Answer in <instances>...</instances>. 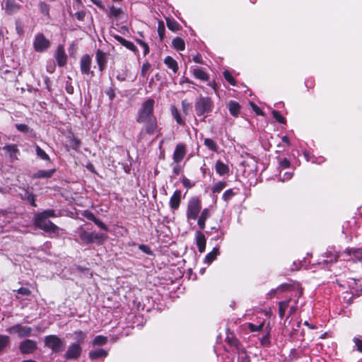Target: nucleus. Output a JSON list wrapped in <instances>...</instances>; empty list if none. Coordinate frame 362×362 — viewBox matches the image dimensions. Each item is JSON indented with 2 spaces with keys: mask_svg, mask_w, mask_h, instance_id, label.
Instances as JSON below:
<instances>
[{
  "mask_svg": "<svg viewBox=\"0 0 362 362\" xmlns=\"http://www.w3.org/2000/svg\"><path fill=\"white\" fill-rule=\"evenodd\" d=\"M155 101L152 98H149L141 104V107L138 111L136 121L139 123H143L155 117L153 115V107Z\"/></svg>",
  "mask_w": 362,
  "mask_h": 362,
  "instance_id": "nucleus-1",
  "label": "nucleus"
},
{
  "mask_svg": "<svg viewBox=\"0 0 362 362\" xmlns=\"http://www.w3.org/2000/svg\"><path fill=\"white\" fill-rule=\"evenodd\" d=\"M202 209L201 200L198 197L191 198L188 203L186 210V217L187 221L196 220L198 218Z\"/></svg>",
  "mask_w": 362,
  "mask_h": 362,
  "instance_id": "nucleus-2",
  "label": "nucleus"
},
{
  "mask_svg": "<svg viewBox=\"0 0 362 362\" xmlns=\"http://www.w3.org/2000/svg\"><path fill=\"white\" fill-rule=\"evenodd\" d=\"M214 103L209 97H199L195 103V110L198 116L212 111Z\"/></svg>",
  "mask_w": 362,
  "mask_h": 362,
  "instance_id": "nucleus-3",
  "label": "nucleus"
},
{
  "mask_svg": "<svg viewBox=\"0 0 362 362\" xmlns=\"http://www.w3.org/2000/svg\"><path fill=\"white\" fill-rule=\"evenodd\" d=\"M45 345L54 352H59L64 350L65 343L56 335H49L45 339Z\"/></svg>",
  "mask_w": 362,
  "mask_h": 362,
  "instance_id": "nucleus-4",
  "label": "nucleus"
},
{
  "mask_svg": "<svg viewBox=\"0 0 362 362\" xmlns=\"http://www.w3.org/2000/svg\"><path fill=\"white\" fill-rule=\"evenodd\" d=\"M35 224L39 228L49 233H56L59 230V228L53 223L49 221L48 218L35 216Z\"/></svg>",
  "mask_w": 362,
  "mask_h": 362,
  "instance_id": "nucleus-5",
  "label": "nucleus"
},
{
  "mask_svg": "<svg viewBox=\"0 0 362 362\" xmlns=\"http://www.w3.org/2000/svg\"><path fill=\"white\" fill-rule=\"evenodd\" d=\"M11 334H17L18 337L23 338L30 335L32 329L28 326H23L20 324L15 325L6 329Z\"/></svg>",
  "mask_w": 362,
  "mask_h": 362,
  "instance_id": "nucleus-6",
  "label": "nucleus"
},
{
  "mask_svg": "<svg viewBox=\"0 0 362 362\" xmlns=\"http://www.w3.org/2000/svg\"><path fill=\"white\" fill-rule=\"evenodd\" d=\"M49 46V41L41 33L37 34L33 42L35 51L42 52L45 51Z\"/></svg>",
  "mask_w": 362,
  "mask_h": 362,
  "instance_id": "nucleus-7",
  "label": "nucleus"
},
{
  "mask_svg": "<svg viewBox=\"0 0 362 362\" xmlns=\"http://www.w3.org/2000/svg\"><path fill=\"white\" fill-rule=\"evenodd\" d=\"M19 349L23 354H31L37 349L36 342L30 339L24 340L21 343Z\"/></svg>",
  "mask_w": 362,
  "mask_h": 362,
  "instance_id": "nucleus-8",
  "label": "nucleus"
},
{
  "mask_svg": "<svg viewBox=\"0 0 362 362\" xmlns=\"http://www.w3.org/2000/svg\"><path fill=\"white\" fill-rule=\"evenodd\" d=\"M81 352V347L78 344H71L67 349L65 357L67 359L77 358Z\"/></svg>",
  "mask_w": 362,
  "mask_h": 362,
  "instance_id": "nucleus-9",
  "label": "nucleus"
},
{
  "mask_svg": "<svg viewBox=\"0 0 362 362\" xmlns=\"http://www.w3.org/2000/svg\"><path fill=\"white\" fill-rule=\"evenodd\" d=\"M186 155V148L182 144L176 146L173 153V160L175 163H180L182 160Z\"/></svg>",
  "mask_w": 362,
  "mask_h": 362,
  "instance_id": "nucleus-10",
  "label": "nucleus"
},
{
  "mask_svg": "<svg viewBox=\"0 0 362 362\" xmlns=\"http://www.w3.org/2000/svg\"><path fill=\"white\" fill-rule=\"evenodd\" d=\"M182 199V193L180 190H175L170 199V207L173 210H176L179 208Z\"/></svg>",
  "mask_w": 362,
  "mask_h": 362,
  "instance_id": "nucleus-11",
  "label": "nucleus"
},
{
  "mask_svg": "<svg viewBox=\"0 0 362 362\" xmlns=\"http://www.w3.org/2000/svg\"><path fill=\"white\" fill-rule=\"evenodd\" d=\"M91 58L89 55H83L81 59V71L83 74H88L90 72Z\"/></svg>",
  "mask_w": 362,
  "mask_h": 362,
  "instance_id": "nucleus-12",
  "label": "nucleus"
},
{
  "mask_svg": "<svg viewBox=\"0 0 362 362\" xmlns=\"http://www.w3.org/2000/svg\"><path fill=\"white\" fill-rule=\"evenodd\" d=\"M55 58L59 66H64L66 62V54L62 46H59L55 54Z\"/></svg>",
  "mask_w": 362,
  "mask_h": 362,
  "instance_id": "nucleus-13",
  "label": "nucleus"
},
{
  "mask_svg": "<svg viewBox=\"0 0 362 362\" xmlns=\"http://www.w3.org/2000/svg\"><path fill=\"white\" fill-rule=\"evenodd\" d=\"M200 216L197 218V224L201 230L205 228V222L210 216V210L208 208L204 209L201 212Z\"/></svg>",
  "mask_w": 362,
  "mask_h": 362,
  "instance_id": "nucleus-14",
  "label": "nucleus"
},
{
  "mask_svg": "<svg viewBox=\"0 0 362 362\" xmlns=\"http://www.w3.org/2000/svg\"><path fill=\"white\" fill-rule=\"evenodd\" d=\"M20 9V5L16 4L13 0H6L5 5V11L9 15H12Z\"/></svg>",
  "mask_w": 362,
  "mask_h": 362,
  "instance_id": "nucleus-15",
  "label": "nucleus"
},
{
  "mask_svg": "<svg viewBox=\"0 0 362 362\" xmlns=\"http://www.w3.org/2000/svg\"><path fill=\"white\" fill-rule=\"evenodd\" d=\"M215 169L216 173L220 176H223L229 173L230 169L228 165L223 163L221 160H218L216 161L215 165Z\"/></svg>",
  "mask_w": 362,
  "mask_h": 362,
  "instance_id": "nucleus-16",
  "label": "nucleus"
},
{
  "mask_svg": "<svg viewBox=\"0 0 362 362\" xmlns=\"http://www.w3.org/2000/svg\"><path fill=\"white\" fill-rule=\"evenodd\" d=\"M193 76L202 81H208L209 79V74L202 68H196L192 70Z\"/></svg>",
  "mask_w": 362,
  "mask_h": 362,
  "instance_id": "nucleus-17",
  "label": "nucleus"
},
{
  "mask_svg": "<svg viewBox=\"0 0 362 362\" xmlns=\"http://www.w3.org/2000/svg\"><path fill=\"white\" fill-rule=\"evenodd\" d=\"M196 242L199 251L203 252L206 247V238L204 235L200 231L196 233Z\"/></svg>",
  "mask_w": 362,
  "mask_h": 362,
  "instance_id": "nucleus-18",
  "label": "nucleus"
},
{
  "mask_svg": "<svg viewBox=\"0 0 362 362\" xmlns=\"http://www.w3.org/2000/svg\"><path fill=\"white\" fill-rule=\"evenodd\" d=\"M144 123H146V131L148 134H153L157 129V122L156 117H151V119H147Z\"/></svg>",
  "mask_w": 362,
  "mask_h": 362,
  "instance_id": "nucleus-19",
  "label": "nucleus"
},
{
  "mask_svg": "<svg viewBox=\"0 0 362 362\" xmlns=\"http://www.w3.org/2000/svg\"><path fill=\"white\" fill-rule=\"evenodd\" d=\"M228 107L230 113L233 116L236 117L238 115V114L240 112V106L238 104V103H237L235 101L230 100L228 103Z\"/></svg>",
  "mask_w": 362,
  "mask_h": 362,
  "instance_id": "nucleus-20",
  "label": "nucleus"
},
{
  "mask_svg": "<svg viewBox=\"0 0 362 362\" xmlns=\"http://www.w3.org/2000/svg\"><path fill=\"white\" fill-rule=\"evenodd\" d=\"M164 63L165 65L174 73H176L178 70V65L177 62L171 57L168 56L164 59Z\"/></svg>",
  "mask_w": 362,
  "mask_h": 362,
  "instance_id": "nucleus-21",
  "label": "nucleus"
},
{
  "mask_svg": "<svg viewBox=\"0 0 362 362\" xmlns=\"http://www.w3.org/2000/svg\"><path fill=\"white\" fill-rule=\"evenodd\" d=\"M107 355V352L105 350L102 349H97L95 351H91L89 353V357L93 360L97 359L99 358L105 357Z\"/></svg>",
  "mask_w": 362,
  "mask_h": 362,
  "instance_id": "nucleus-22",
  "label": "nucleus"
},
{
  "mask_svg": "<svg viewBox=\"0 0 362 362\" xmlns=\"http://www.w3.org/2000/svg\"><path fill=\"white\" fill-rule=\"evenodd\" d=\"M80 238L81 240L84 242L85 243H91L94 242V238H93V233L87 232L85 230H83L80 233Z\"/></svg>",
  "mask_w": 362,
  "mask_h": 362,
  "instance_id": "nucleus-23",
  "label": "nucleus"
},
{
  "mask_svg": "<svg viewBox=\"0 0 362 362\" xmlns=\"http://www.w3.org/2000/svg\"><path fill=\"white\" fill-rule=\"evenodd\" d=\"M172 44L173 47L178 51H182L185 48V41L180 37H175L173 39Z\"/></svg>",
  "mask_w": 362,
  "mask_h": 362,
  "instance_id": "nucleus-24",
  "label": "nucleus"
},
{
  "mask_svg": "<svg viewBox=\"0 0 362 362\" xmlns=\"http://www.w3.org/2000/svg\"><path fill=\"white\" fill-rule=\"evenodd\" d=\"M219 251L218 249L216 247H214L211 252H209L204 259L205 262H206L208 264H210L217 257L218 255Z\"/></svg>",
  "mask_w": 362,
  "mask_h": 362,
  "instance_id": "nucleus-25",
  "label": "nucleus"
},
{
  "mask_svg": "<svg viewBox=\"0 0 362 362\" xmlns=\"http://www.w3.org/2000/svg\"><path fill=\"white\" fill-rule=\"evenodd\" d=\"M115 38L117 39V41H119L122 45L126 47L127 49L133 51L135 50L136 47L133 42L128 41L120 36H116Z\"/></svg>",
  "mask_w": 362,
  "mask_h": 362,
  "instance_id": "nucleus-26",
  "label": "nucleus"
},
{
  "mask_svg": "<svg viewBox=\"0 0 362 362\" xmlns=\"http://www.w3.org/2000/svg\"><path fill=\"white\" fill-rule=\"evenodd\" d=\"M171 114L174 119L176 120L177 123L181 125L185 124L184 119L180 115L177 109L174 106L171 107Z\"/></svg>",
  "mask_w": 362,
  "mask_h": 362,
  "instance_id": "nucleus-27",
  "label": "nucleus"
},
{
  "mask_svg": "<svg viewBox=\"0 0 362 362\" xmlns=\"http://www.w3.org/2000/svg\"><path fill=\"white\" fill-rule=\"evenodd\" d=\"M204 145L211 151L216 152L218 150V146L216 143L211 139H205L204 140Z\"/></svg>",
  "mask_w": 362,
  "mask_h": 362,
  "instance_id": "nucleus-28",
  "label": "nucleus"
},
{
  "mask_svg": "<svg viewBox=\"0 0 362 362\" xmlns=\"http://www.w3.org/2000/svg\"><path fill=\"white\" fill-rule=\"evenodd\" d=\"M96 59L100 69H103L106 62L105 54L103 52L98 50L96 53Z\"/></svg>",
  "mask_w": 362,
  "mask_h": 362,
  "instance_id": "nucleus-29",
  "label": "nucleus"
},
{
  "mask_svg": "<svg viewBox=\"0 0 362 362\" xmlns=\"http://www.w3.org/2000/svg\"><path fill=\"white\" fill-rule=\"evenodd\" d=\"M289 301L290 300H284V301H281L279 303V316L281 318H282L284 316L285 312L288 307Z\"/></svg>",
  "mask_w": 362,
  "mask_h": 362,
  "instance_id": "nucleus-30",
  "label": "nucleus"
},
{
  "mask_svg": "<svg viewBox=\"0 0 362 362\" xmlns=\"http://www.w3.org/2000/svg\"><path fill=\"white\" fill-rule=\"evenodd\" d=\"M54 172V170H39L35 173V177L37 178L50 177L53 175Z\"/></svg>",
  "mask_w": 362,
  "mask_h": 362,
  "instance_id": "nucleus-31",
  "label": "nucleus"
},
{
  "mask_svg": "<svg viewBox=\"0 0 362 362\" xmlns=\"http://www.w3.org/2000/svg\"><path fill=\"white\" fill-rule=\"evenodd\" d=\"M167 22V26L168 28L173 30V31H177L180 28L179 24L174 20L166 18Z\"/></svg>",
  "mask_w": 362,
  "mask_h": 362,
  "instance_id": "nucleus-32",
  "label": "nucleus"
},
{
  "mask_svg": "<svg viewBox=\"0 0 362 362\" xmlns=\"http://www.w3.org/2000/svg\"><path fill=\"white\" fill-rule=\"evenodd\" d=\"M238 362H250V357L244 349L238 352Z\"/></svg>",
  "mask_w": 362,
  "mask_h": 362,
  "instance_id": "nucleus-33",
  "label": "nucleus"
},
{
  "mask_svg": "<svg viewBox=\"0 0 362 362\" xmlns=\"http://www.w3.org/2000/svg\"><path fill=\"white\" fill-rule=\"evenodd\" d=\"M226 183L225 182L220 181L214 185L212 192L214 193H218L222 191L226 187Z\"/></svg>",
  "mask_w": 362,
  "mask_h": 362,
  "instance_id": "nucleus-34",
  "label": "nucleus"
},
{
  "mask_svg": "<svg viewBox=\"0 0 362 362\" xmlns=\"http://www.w3.org/2000/svg\"><path fill=\"white\" fill-rule=\"evenodd\" d=\"M9 343V337L6 335L0 334V351L8 346Z\"/></svg>",
  "mask_w": 362,
  "mask_h": 362,
  "instance_id": "nucleus-35",
  "label": "nucleus"
},
{
  "mask_svg": "<svg viewBox=\"0 0 362 362\" xmlns=\"http://www.w3.org/2000/svg\"><path fill=\"white\" fill-rule=\"evenodd\" d=\"M107 339L106 337L98 335L93 339V344L94 345H103L106 344Z\"/></svg>",
  "mask_w": 362,
  "mask_h": 362,
  "instance_id": "nucleus-36",
  "label": "nucleus"
},
{
  "mask_svg": "<svg viewBox=\"0 0 362 362\" xmlns=\"http://www.w3.org/2000/svg\"><path fill=\"white\" fill-rule=\"evenodd\" d=\"M264 325V322H262L258 325H254L252 323H248L247 327H248L249 329L251 332H259V331L262 330V329L263 328Z\"/></svg>",
  "mask_w": 362,
  "mask_h": 362,
  "instance_id": "nucleus-37",
  "label": "nucleus"
},
{
  "mask_svg": "<svg viewBox=\"0 0 362 362\" xmlns=\"http://www.w3.org/2000/svg\"><path fill=\"white\" fill-rule=\"evenodd\" d=\"M223 76L225 78V79L232 86H235V81L234 79V78L233 77V76L231 75V74L226 70L223 71Z\"/></svg>",
  "mask_w": 362,
  "mask_h": 362,
  "instance_id": "nucleus-38",
  "label": "nucleus"
},
{
  "mask_svg": "<svg viewBox=\"0 0 362 362\" xmlns=\"http://www.w3.org/2000/svg\"><path fill=\"white\" fill-rule=\"evenodd\" d=\"M36 216L40 217H44L45 218H48L49 217H53L55 216L54 211L52 209L45 210L43 212L37 214Z\"/></svg>",
  "mask_w": 362,
  "mask_h": 362,
  "instance_id": "nucleus-39",
  "label": "nucleus"
},
{
  "mask_svg": "<svg viewBox=\"0 0 362 362\" xmlns=\"http://www.w3.org/2000/svg\"><path fill=\"white\" fill-rule=\"evenodd\" d=\"M272 115L275 119L279 123L284 124L286 122L285 118L276 110L272 111Z\"/></svg>",
  "mask_w": 362,
  "mask_h": 362,
  "instance_id": "nucleus-40",
  "label": "nucleus"
},
{
  "mask_svg": "<svg viewBox=\"0 0 362 362\" xmlns=\"http://www.w3.org/2000/svg\"><path fill=\"white\" fill-rule=\"evenodd\" d=\"M36 153L37 155L42 160H47L49 159V156L39 146H36Z\"/></svg>",
  "mask_w": 362,
  "mask_h": 362,
  "instance_id": "nucleus-41",
  "label": "nucleus"
},
{
  "mask_svg": "<svg viewBox=\"0 0 362 362\" xmlns=\"http://www.w3.org/2000/svg\"><path fill=\"white\" fill-rule=\"evenodd\" d=\"M150 68H151V64L148 62L144 63L142 65V67H141V76L144 77H146Z\"/></svg>",
  "mask_w": 362,
  "mask_h": 362,
  "instance_id": "nucleus-42",
  "label": "nucleus"
},
{
  "mask_svg": "<svg viewBox=\"0 0 362 362\" xmlns=\"http://www.w3.org/2000/svg\"><path fill=\"white\" fill-rule=\"evenodd\" d=\"M235 195V193L233 192V189H230L226 190L223 194V199L224 201L227 202L229 199H230L233 196Z\"/></svg>",
  "mask_w": 362,
  "mask_h": 362,
  "instance_id": "nucleus-43",
  "label": "nucleus"
},
{
  "mask_svg": "<svg viewBox=\"0 0 362 362\" xmlns=\"http://www.w3.org/2000/svg\"><path fill=\"white\" fill-rule=\"evenodd\" d=\"M70 144L72 148L74 149H78L80 146V141L78 139H77L75 137H71L70 139Z\"/></svg>",
  "mask_w": 362,
  "mask_h": 362,
  "instance_id": "nucleus-44",
  "label": "nucleus"
},
{
  "mask_svg": "<svg viewBox=\"0 0 362 362\" xmlns=\"http://www.w3.org/2000/svg\"><path fill=\"white\" fill-rule=\"evenodd\" d=\"M40 9L43 14L46 16L49 15V6L45 2H41L40 4Z\"/></svg>",
  "mask_w": 362,
  "mask_h": 362,
  "instance_id": "nucleus-45",
  "label": "nucleus"
},
{
  "mask_svg": "<svg viewBox=\"0 0 362 362\" xmlns=\"http://www.w3.org/2000/svg\"><path fill=\"white\" fill-rule=\"evenodd\" d=\"M75 338L78 343H82L85 339V334L81 331L76 332Z\"/></svg>",
  "mask_w": 362,
  "mask_h": 362,
  "instance_id": "nucleus-46",
  "label": "nucleus"
},
{
  "mask_svg": "<svg viewBox=\"0 0 362 362\" xmlns=\"http://www.w3.org/2000/svg\"><path fill=\"white\" fill-rule=\"evenodd\" d=\"M121 13H122V11L120 8H115L114 6H112L110 9V15L112 16H115V17L119 16Z\"/></svg>",
  "mask_w": 362,
  "mask_h": 362,
  "instance_id": "nucleus-47",
  "label": "nucleus"
},
{
  "mask_svg": "<svg viewBox=\"0 0 362 362\" xmlns=\"http://www.w3.org/2000/svg\"><path fill=\"white\" fill-rule=\"evenodd\" d=\"M164 31H165L164 23L163 22H159L158 26V33L161 39L163 37Z\"/></svg>",
  "mask_w": 362,
  "mask_h": 362,
  "instance_id": "nucleus-48",
  "label": "nucleus"
},
{
  "mask_svg": "<svg viewBox=\"0 0 362 362\" xmlns=\"http://www.w3.org/2000/svg\"><path fill=\"white\" fill-rule=\"evenodd\" d=\"M18 294L22 296H29L30 294V291L27 288L21 287L17 291Z\"/></svg>",
  "mask_w": 362,
  "mask_h": 362,
  "instance_id": "nucleus-49",
  "label": "nucleus"
},
{
  "mask_svg": "<svg viewBox=\"0 0 362 362\" xmlns=\"http://www.w3.org/2000/svg\"><path fill=\"white\" fill-rule=\"evenodd\" d=\"M16 127L20 132H27L28 131V127L23 124H17Z\"/></svg>",
  "mask_w": 362,
  "mask_h": 362,
  "instance_id": "nucleus-50",
  "label": "nucleus"
},
{
  "mask_svg": "<svg viewBox=\"0 0 362 362\" xmlns=\"http://www.w3.org/2000/svg\"><path fill=\"white\" fill-rule=\"evenodd\" d=\"M354 341L357 348V350L360 352H362V340H361L358 338H354Z\"/></svg>",
  "mask_w": 362,
  "mask_h": 362,
  "instance_id": "nucleus-51",
  "label": "nucleus"
},
{
  "mask_svg": "<svg viewBox=\"0 0 362 362\" xmlns=\"http://www.w3.org/2000/svg\"><path fill=\"white\" fill-rule=\"evenodd\" d=\"M279 165L281 168H287L289 167L290 165V162L288 159L286 158H284L283 160H281L279 163Z\"/></svg>",
  "mask_w": 362,
  "mask_h": 362,
  "instance_id": "nucleus-52",
  "label": "nucleus"
},
{
  "mask_svg": "<svg viewBox=\"0 0 362 362\" xmlns=\"http://www.w3.org/2000/svg\"><path fill=\"white\" fill-rule=\"evenodd\" d=\"M98 227H100L101 229H103L105 230H107L108 228L107 227V226L103 223L101 221H100L99 219H98L96 218V219L93 221Z\"/></svg>",
  "mask_w": 362,
  "mask_h": 362,
  "instance_id": "nucleus-53",
  "label": "nucleus"
},
{
  "mask_svg": "<svg viewBox=\"0 0 362 362\" xmlns=\"http://www.w3.org/2000/svg\"><path fill=\"white\" fill-rule=\"evenodd\" d=\"M338 257H339V255L334 253L331 255L330 258H329V257H327V259H325V262L327 263H332V262H336Z\"/></svg>",
  "mask_w": 362,
  "mask_h": 362,
  "instance_id": "nucleus-54",
  "label": "nucleus"
},
{
  "mask_svg": "<svg viewBox=\"0 0 362 362\" xmlns=\"http://www.w3.org/2000/svg\"><path fill=\"white\" fill-rule=\"evenodd\" d=\"M182 182L185 187L190 188L193 186L192 182L186 177H184Z\"/></svg>",
  "mask_w": 362,
  "mask_h": 362,
  "instance_id": "nucleus-55",
  "label": "nucleus"
},
{
  "mask_svg": "<svg viewBox=\"0 0 362 362\" xmlns=\"http://www.w3.org/2000/svg\"><path fill=\"white\" fill-rule=\"evenodd\" d=\"M94 242L102 241L105 238V236L103 234L94 233H93Z\"/></svg>",
  "mask_w": 362,
  "mask_h": 362,
  "instance_id": "nucleus-56",
  "label": "nucleus"
},
{
  "mask_svg": "<svg viewBox=\"0 0 362 362\" xmlns=\"http://www.w3.org/2000/svg\"><path fill=\"white\" fill-rule=\"evenodd\" d=\"M139 43L144 48V55L147 54L149 52V47L148 45L142 41H139Z\"/></svg>",
  "mask_w": 362,
  "mask_h": 362,
  "instance_id": "nucleus-57",
  "label": "nucleus"
},
{
  "mask_svg": "<svg viewBox=\"0 0 362 362\" xmlns=\"http://www.w3.org/2000/svg\"><path fill=\"white\" fill-rule=\"evenodd\" d=\"M83 215L85 217H86L88 219L92 221H94L96 219V217L91 212L85 211Z\"/></svg>",
  "mask_w": 362,
  "mask_h": 362,
  "instance_id": "nucleus-58",
  "label": "nucleus"
},
{
  "mask_svg": "<svg viewBox=\"0 0 362 362\" xmlns=\"http://www.w3.org/2000/svg\"><path fill=\"white\" fill-rule=\"evenodd\" d=\"M251 107L252 108V110L257 114V115H263V112L262 111L260 110V108L256 105L254 103H251Z\"/></svg>",
  "mask_w": 362,
  "mask_h": 362,
  "instance_id": "nucleus-59",
  "label": "nucleus"
},
{
  "mask_svg": "<svg viewBox=\"0 0 362 362\" xmlns=\"http://www.w3.org/2000/svg\"><path fill=\"white\" fill-rule=\"evenodd\" d=\"M86 13L84 11H78L76 12L74 16L78 20L83 21L85 17Z\"/></svg>",
  "mask_w": 362,
  "mask_h": 362,
  "instance_id": "nucleus-60",
  "label": "nucleus"
},
{
  "mask_svg": "<svg viewBox=\"0 0 362 362\" xmlns=\"http://www.w3.org/2000/svg\"><path fill=\"white\" fill-rule=\"evenodd\" d=\"M292 176H293V173H292L286 172V173H284V177L282 178L281 177V180L282 182H284L286 180H290L292 177Z\"/></svg>",
  "mask_w": 362,
  "mask_h": 362,
  "instance_id": "nucleus-61",
  "label": "nucleus"
},
{
  "mask_svg": "<svg viewBox=\"0 0 362 362\" xmlns=\"http://www.w3.org/2000/svg\"><path fill=\"white\" fill-rule=\"evenodd\" d=\"M94 4H95L99 8H102L103 10H105V6L102 4L100 0H90Z\"/></svg>",
  "mask_w": 362,
  "mask_h": 362,
  "instance_id": "nucleus-62",
  "label": "nucleus"
},
{
  "mask_svg": "<svg viewBox=\"0 0 362 362\" xmlns=\"http://www.w3.org/2000/svg\"><path fill=\"white\" fill-rule=\"evenodd\" d=\"M182 105L184 112L185 114H187V111L189 110V105L186 103L185 101H182Z\"/></svg>",
  "mask_w": 362,
  "mask_h": 362,
  "instance_id": "nucleus-63",
  "label": "nucleus"
},
{
  "mask_svg": "<svg viewBox=\"0 0 362 362\" xmlns=\"http://www.w3.org/2000/svg\"><path fill=\"white\" fill-rule=\"evenodd\" d=\"M16 31L19 35H21L23 34V28L20 25H16Z\"/></svg>",
  "mask_w": 362,
  "mask_h": 362,
  "instance_id": "nucleus-64",
  "label": "nucleus"
}]
</instances>
